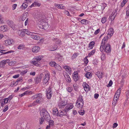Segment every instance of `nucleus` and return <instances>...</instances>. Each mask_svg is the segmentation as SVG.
Masks as SVG:
<instances>
[{
    "label": "nucleus",
    "instance_id": "15",
    "mask_svg": "<svg viewBox=\"0 0 129 129\" xmlns=\"http://www.w3.org/2000/svg\"><path fill=\"white\" fill-rule=\"evenodd\" d=\"M7 23L9 26L13 29L14 27L13 23L12 21L8 20L7 21Z\"/></svg>",
    "mask_w": 129,
    "mask_h": 129
},
{
    "label": "nucleus",
    "instance_id": "11",
    "mask_svg": "<svg viewBox=\"0 0 129 129\" xmlns=\"http://www.w3.org/2000/svg\"><path fill=\"white\" fill-rule=\"evenodd\" d=\"M73 74V78L75 81H77L78 79V74L77 73L74 72Z\"/></svg>",
    "mask_w": 129,
    "mask_h": 129
},
{
    "label": "nucleus",
    "instance_id": "64",
    "mask_svg": "<svg viewBox=\"0 0 129 129\" xmlns=\"http://www.w3.org/2000/svg\"><path fill=\"white\" fill-rule=\"evenodd\" d=\"M57 8H59V9H62L63 7V5L62 4H59L58 5V7H57Z\"/></svg>",
    "mask_w": 129,
    "mask_h": 129
},
{
    "label": "nucleus",
    "instance_id": "28",
    "mask_svg": "<svg viewBox=\"0 0 129 129\" xmlns=\"http://www.w3.org/2000/svg\"><path fill=\"white\" fill-rule=\"evenodd\" d=\"M95 50L94 49L91 51L88 54V56L89 57H90L91 55H93L94 54L95 52Z\"/></svg>",
    "mask_w": 129,
    "mask_h": 129
},
{
    "label": "nucleus",
    "instance_id": "51",
    "mask_svg": "<svg viewBox=\"0 0 129 129\" xmlns=\"http://www.w3.org/2000/svg\"><path fill=\"white\" fill-rule=\"evenodd\" d=\"M121 89V88H119V89L117 91L116 93V94H117V95H119L120 94Z\"/></svg>",
    "mask_w": 129,
    "mask_h": 129
},
{
    "label": "nucleus",
    "instance_id": "63",
    "mask_svg": "<svg viewBox=\"0 0 129 129\" xmlns=\"http://www.w3.org/2000/svg\"><path fill=\"white\" fill-rule=\"evenodd\" d=\"M58 55L59 56L58 58V60L59 61H60L62 59V56L60 55V54H58Z\"/></svg>",
    "mask_w": 129,
    "mask_h": 129
},
{
    "label": "nucleus",
    "instance_id": "34",
    "mask_svg": "<svg viewBox=\"0 0 129 129\" xmlns=\"http://www.w3.org/2000/svg\"><path fill=\"white\" fill-rule=\"evenodd\" d=\"M44 119L45 118H43V117H42L40 118L39 120V122L40 123V124H42L43 122L44 121Z\"/></svg>",
    "mask_w": 129,
    "mask_h": 129
},
{
    "label": "nucleus",
    "instance_id": "48",
    "mask_svg": "<svg viewBox=\"0 0 129 129\" xmlns=\"http://www.w3.org/2000/svg\"><path fill=\"white\" fill-rule=\"evenodd\" d=\"M109 38V37L108 36H106L103 39V40L104 41V42H106L107 41L108 39Z\"/></svg>",
    "mask_w": 129,
    "mask_h": 129
},
{
    "label": "nucleus",
    "instance_id": "46",
    "mask_svg": "<svg viewBox=\"0 0 129 129\" xmlns=\"http://www.w3.org/2000/svg\"><path fill=\"white\" fill-rule=\"evenodd\" d=\"M84 111L83 110L82 111V110H81L78 111L79 114L81 115H83L84 113Z\"/></svg>",
    "mask_w": 129,
    "mask_h": 129
},
{
    "label": "nucleus",
    "instance_id": "45",
    "mask_svg": "<svg viewBox=\"0 0 129 129\" xmlns=\"http://www.w3.org/2000/svg\"><path fill=\"white\" fill-rule=\"evenodd\" d=\"M28 70L26 69L25 70L23 71L20 72V74L21 75H24L25 74H26Z\"/></svg>",
    "mask_w": 129,
    "mask_h": 129
},
{
    "label": "nucleus",
    "instance_id": "13",
    "mask_svg": "<svg viewBox=\"0 0 129 129\" xmlns=\"http://www.w3.org/2000/svg\"><path fill=\"white\" fill-rule=\"evenodd\" d=\"M58 110L56 108H53V114L58 116Z\"/></svg>",
    "mask_w": 129,
    "mask_h": 129
},
{
    "label": "nucleus",
    "instance_id": "30",
    "mask_svg": "<svg viewBox=\"0 0 129 129\" xmlns=\"http://www.w3.org/2000/svg\"><path fill=\"white\" fill-rule=\"evenodd\" d=\"M54 67L58 70H60L61 69V67L58 64H56Z\"/></svg>",
    "mask_w": 129,
    "mask_h": 129
},
{
    "label": "nucleus",
    "instance_id": "55",
    "mask_svg": "<svg viewBox=\"0 0 129 129\" xmlns=\"http://www.w3.org/2000/svg\"><path fill=\"white\" fill-rule=\"evenodd\" d=\"M23 44L20 45L17 48L19 49H22L23 47Z\"/></svg>",
    "mask_w": 129,
    "mask_h": 129
},
{
    "label": "nucleus",
    "instance_id": "14",
    "mask_svg": "<svg viewBox=\"0 0 129 129\" xmlns=\"http://www.w3.org/2000/svg\"><path fill=\"white\" fill-rule=\"evenodd\" d=\"M95 75L97 76L99 78H101L103 77V73L100 71H98L95 73Z\"/></svg>",
    "mask_w": 129,
    "mask_h": 129
},
{
    "label": "nucleus",
    "instance_id": "56",
    "mask_svg": "<svg viewBox=\"0 0 129 129\" xmlns=\"http://www.w3.org/2000/svg\"><path fill=\"white\" fill-rule=\"evenodd\" d=\"M101 58L102 60H104L105 58V54H103L102 55L101 57Z\"/></svg>",
    "mask_w": 129,
    "mask_h": 129
},
{
    "label": "nucleus",
    "instance_id": "20",
    "mask_svg": "<svg viewBox=\"0 0 129 129\" xmlns=\"http://www.w3.org/2000/svg\"><path fill=\"white\" fill-rule=\"evenodd\" d=\"M31 63L33 64L34 65L37 66H40V64L39 63L38 61L37 60H33L31 61Z\"/></svg>",
    "mask_w": 129,
    "mask_h": 129
},
{
    "label": "nucleus",
    "instance_id": "2",
    "mask_svg": "<svg viewBox=\"0 0 129 129\" xmlns=\"http://www.w3.org/2000/svg\"><path fill=\"white\" fill-rule=\"evenodd\" d=\"M105 43L104 42L103 44L101 45L100 48V51L102 52L104 50L107 53H109L111 50V45Z\"/></svg>",
    "mask_w": 129,
    "mask_h": 129
},
{
    "label": "nucleus",
    "instance_id": "52",
    "mask_svg": "<svg viewBox=\"0 0 129 129\" xmlns=\"http://www.w3.org/2000/svg\"><path fill=\"white\" fill-rule=\"evenodd\" d=\"M14 52V51L11 50V51H8V52H4L3 53L1 54V55H3V54H8V53H12V52Z\"/></svg>",
    "mask_w": 129,
    "mask_h": 129
},
{
    "label": "nucleus",
    "instance_id": "5",
    "mask_svg": "<svg viewBox=\"0 0 129 129\" xmlns=\"http://www.w3.org/2000/svg\"><path fill=\"white\" fill-rule=\"evenodd\" d=\"M52 87L50 86L47 90V97L48 99H50L52 95Z\"/></svg>",
    "mask_w": 129,
    "mask_h": 129
},
{
    "label": "nucleus",
    "instance_id": "9",
    "mask_svg": "<svg viewBox=\"0 0 129 129\" xmlns=\"http://www.w3.org/2000/svg\"><path fill=\"white\" fill-rule=\"evenodd\" d=\"M43 75V74H41L40 76H38L36 77L35 79L36 83L38 84L41 82V79Z\"/></svg>",
    "mask_w": 129,
    "mask_h": 129
},
{
    "label": "nucleus",
    "instance_id": "26",
    "mask_svg": "<svg viewBox=\"0 0 129 129\" xmlns=\"http://www.w3.org/2000/svg\"><path fill=\"white\" fill-rule=\"evenodd\" d=\"M28 6V4L26 3H23L21 6V7L22 9H24L26 8Z\"/></svg>",
    "mask_w": 129,
    "mask_h": 129
},
{
    "label": "nucleus",
    "instance_id": "50",
    "mask_svg": "<svg viewBox=\"0 0 129 129\" xmlns=\"http://www.w3.org/2000/svg\"><path fill=\"white\" fill-rule=\"evenodd\" d=\"M67 89V91L70 92H71L73 90V88L71 87H68Z\"/></svg>",
    "mask_w": 129,
    "mask_h": 129
},
{
    "label": "nucleus",
    "instance_id": "41",
    "mask_svg": "<svg viewBox=\"0 0 129 129\" xmlns=\"http://www.w3.org/2000/svg\"><path fill=\"white\" fill-rule=\"evenodd\" d=\"M42 96V95L41 93H38L33 96V98H36L37 97H39V96Z\"/></svg>",
    "mask_w": 129,
    "mask_h": 129
},
{
    "label": "nucleus",
    "instance_id": "37",
    "mask_svg": "<svg viewBox=\"0 0 129 129\" xmlns=\"http://www.w3.org/2000/svg\"><path fill=\"white\" fill-rule=\"evenodd\" d=\"M57 48V47L56 45H54L53 46L52 48L51 49V51H54L56 50Z\"/></svg>",
    "mask_w": 129,
    "mask_h": 129
},
{
    "label": "nucleus",
    "instance_id": "19",
    "mask_svg": "<svg viewBox=\"0 0 129 129\" xmlns=\"http://www.w3.org/2000/svg\"><path fill=\"white\" fill-rule=\"evenodd\" d=\"M13 95H11L8 98H5V100H7L6 103H8V102H10L12 99L13 97Z\"/></svg>",
    "mask_w": 129,
    "mask_h": 129
},
{
    "label": "nucleus",
    "instance_id": "18",
    "mask_svg": "<svg viewBox=\"0 0 129 129\" xmlns=\"http://www.w3.org/2000/svg\"><path fill=\"white\" fill-rule=\"evenodd\" d=\"M81 22L82 24H87L89 22V21L85 19H83L81 20Z\"/></svg>",
    "mask_w": 129,
    "mask_h": 129
},
{
    "label": "nucleus",
    "instance_id": "36",
    "mask_svg": "<svg viewBox=\"0 0 129 129\" xmlns=\"http://www.w3.org/2000/svg\"><path fill=\"white\" fill-rule=\"evenodd\" d=\"M18 84V83L16 82L15 81H13L11 83V84L10 85V86L13 87L14 86H16Z\"/></svg>",
    "mask_w": 129,
    "mask_h": 129
},
{
    "label": "nucleus",
    "instance_id": "53",
    "mask_svg": "<svg viewBox=\"0 0 129 129\" xmlns=\"http://www.w3.org/2000/svg\"><path fill=\"white\" fill-rule=\"evenodd\" d=\"M88 56H87L84 59V63L86 64H87L88 63V59L87 58V57Z\"/></svg>",
    "mask_w": 129,
    "mask_h": 129
},
{
    "label": "nucleus",
    "instance_id": "24",
    "mask_svg": "<svg viewBox=\"0 0 129 129\" xmlns=\"http://www.w3.org/2000/svg\"><path fill=\"white\" fill-rule=\"evenodd\" d=\"M81 103H77V107L78 108H82L83 106V105L84 103H82V102H81Z\"/></svg>",
    "mask_w": 129,
    "mask_h": 129
},
{
    "label": "nucleus",
    "instance_id": "31",
    "mask_svg": "<svg viewBox=\"0 0 129 129\" xmlns=\"http://www.w3.org/2000/svg\"><path fill=\"white\" fill-rule=\"evenodd\" d=\"M0 29L1 30V31H3V32H4L6 30L7 28L5 27V26H3L1 27Z\"/></svg>",
    "mask_w": 129,
    "mask_h": 129
},
{
    "label": "nucleus",
    "instance_id": "25",
    "mask_svg": "<svg viewBox=\"0 0 129 129\" xmlns=\"http://www.w3.org/2000/svg\"><path fill=\"white\" fill-rule=\"evenodd\" d=\"M86 77L88 79H90L92 76L91 73L89 72H87L85 75Z\"/></svg>",
    "mask_w": 129,
    "mask_h": 129
},
{
    "label": "nucleus",
    "instance_id": "54",
    "mask_svg": "<svg viewBox=\"0 0 129 129\" xmlns=\"http://www.w3.org/2000/svg\"><path fill=\"white\" fill-rule=\"evenodd\" d=\"M37 100H39L41 102L43 101V99L42 98V96H39V97H37L36 98Z\"/></svg>",
    "mask_w": 129,
    "mask_h": 129
},
{
    "label": "nucleus",
    "instance_id": "6",
    "mask_svg": "<svg viewBox=\"0 0 129 129\" xmlns=\"http://www.w3.org/2000/svg\"><path fill=\"white\" fill-rule=\"evenodd\" d=\"M67 102L64 100L63 101L62 99H60L58 103V105L60 108H62L66 105Z\"/></svg>",
    "mask_w": 129,
    "mask_h": 129
},
{
    "label": "nucleus",
    "instance_id": "4",
    "mask_svg": "<svg viewBox=\"0 0 129 129\" xmlns=\"http://www.w3.org/2000/svg\"><path fill=\"white\" fill-rule=\"evenodd\" d=\"M41 115L42 114L44 117L47 121H48L49 120L51 119V117L49 114L45 109H43L41 111Z\"/></svg>",
    "mask_w": 129,
    "mask_h": 129
},
{
    "label": "nucleus",
    "instance_id": "35",
    "mask_svg": "<svg viewBox=\"0 0 129 129\" xmlns=\"http://www.w3.org/2000/svg\"><path fill=\"white\" fill-rule=\"evenodd\" d=\"M43 57L42 56H38L35 59L36 60L38 61H40L42 58Z\"/></svg>",
    "mask_w": 129,
    "mask_h": 129
},
{
    "label": "nucleus",
    "instance_id": "43",
    "mask_svg": "<svg viewBox=\"0 0 129 129\" xmlns=\"http://www.w3.org/2000/svg\"><path fill=\"white\" fill-rule=\"evenodd\" d=\"M66 81L68 83H70L71 82V80L69 75L67 76V77L66 79Z\"/></svg>",
    "mask_w": 129,
    "mask_h": 129
},
{
    "label": "nucleus",
    "instance_id": "23",
    "mask_svg": "<svg viewBox=\"0 0 129 129\" xmlns=\"http://www.w3.org/2000/svg\"><path fill=\"white\" fill-rule=\"evenodd\" d=\"M5 42L6 44V45H10L12 44V42L11 40L10 39H9L5 41Z\"/></svg>",
    "mask_w": 129,
    "mask_h": 129
},
{
    "label": "nucleus",
    "instance_id": "7",
    "mask_svg": "<svg viewBox=\"0 0 129 129\" xmlns=\"http://www.w3.org/2000/svg\"><path fill=\"white\" fill-rule=\"evenodd\" d=\"M49 79V74L48 73L46 74L43 78V84L45 85L47 83H48V81Z\"/></svg>",
    "mask_w": 129,
    "mask_h": 129
},
{
    "label": "nucleus",
    "instance_id": "38",
    "mask_svg": "<svg viewBox=\"0 0 129 129\" xmlns=\"http://www.w3.org/2000/svg\"><path fill=\"white\" fill-rule=\"evenodd\" d=\"M79 102H82V103H83V101L82 98V96H81V97H80L78 99L77 101V103H78Z\"/></svg>",
    "mask_w": 129,
    "mask_h": 129
},
{
    "label": "nucleus",
    "instance_id": "27",
    "mask_svg": "<svg viewBox=\"0 0 129 129\" xmlns=\"http://www.w3.org/2000/svg\"><path fill=\"white\" fill-rule=\"evenodd\" d=\"M10 60L9 59H7L6 60H3L1 61V63L4 64L9 63Z\"/></svg>",
    "mask_w": 129,
    "mask_h": 129
},
{
    "label": "nucleus",
    "instance_id": "57",
    "mask_svg": "<svg viewBox=\"0 0 129 129\" xmlns=\"http://www.w3.org/2000/svg\"><path fill=\"white\" fill-rule=\"evenodd\" d=\"M17 6V4H13L12 5V10H14L16 8Z\"/></svg>",
    "mask_w": 129,
    "mask_h": 129
},
{
    "label": "nucleus",
    "instance_id": "44",
    "mask_svg": "<svg viewBox=\"0 0 129 129\" xmlns=\"http://www.w3.org/2000/svg\"><path fill=\"white\" fill-rule=\"evenodd\" d=\"M78 55V53H75L72 56V59H73L75 58H76L77 57V56Z\"/></svg>",
    "mask_w": 129,
    "mask_h": 129
},
{
    "label": "nucleus",
    "instance_id": "40",
    "mask_svg": "<svg viewBox=\"0 0 129 129\" xmlns=\"http://www.w3.org/2000/svg\"><path fill=\"white\" fill-rule=\"evenodd\" d=\"M25 33L26 34L28 35H30V36L33 33L30 32L28 31V30L26 29H25Z\"/></svg>",
    "mask_w": 129,
    "mask_h": 129
},
{
    "label": "nucleus",
    "instance_id": "33",
    "mask_svg": "<svg viewBox=\"0 0 129 129\" xmlns=\"http://www.w3.org/2000/svg\"><path fill=\"white\" fill-rule=\"evenodd\" d=\"M107 18L105 17L103 18L101 20V21L103 23H105L107 21Z\"/></svg>",
    "mask_w": 129,
    "mask_h": 129
},
{
    "label": "nucleus",
    "instance_id": "1",
    "mask_svg": "<svg viewBox=\"0 0 129 129\" xmlns=\"http://www.w3.org/2000/svg\"><path fill=\"white\" fill-rule=\"evenodd\" d=\"M73 107V105L72 104L67 105L64 110L61 111L59 113L58 112V116L61 117L63 115H66L68 111L72 109Z\"/></svg>",
    "mask_w": 129,
    "mask_h": 129
},
{
    "label": "nucleus",
    "instance_id": "49",
    "mask_svg": "<svg viewBox=\"0 0 129 129\" xmlns=\"http://www.w3.org/2000/svg\"><path fill=\"white\" fill-rule=\"evenodd\" d=\"M56 63L54 61H51L50 62V64L51 66L52 67L54 66Z\"/></svg>",
    "mask_w": 129,
    "mask_h": 129
},
{
    "label": "nucleus",
    "instance_id": "21",
    "mask_svg": "<svg viewBox=\"0 0 129 129\" xmlns=\"http://www.w3.org/2000/svg\"><path fill=\"white\" fill-rule=\"evenodd\" d=\"M84 88L85 90V91H88L89 89V86L86 83H85L84 84Z\"/></svg>",
    "mask_w": 129,
    "mask_h": 129
},
{
    "label": "nucleus",
    "instance_id": "47",
    "mask_svg": "<svg viewBox=\"0 0 129 129\" xmlns=\"http://www.w3.org/2000/svg\"><path fill=\"white\" fill-rule=\"evenodd\" d=\"M16 63V62L15 61H12L10 62L9 63V64L10 66H12L14 65Z\"/></svg>",
    "mask_w": 129,
    "mask_h": 129
},
{
    "label": "nucleus",
    "instance_id": "62",
    "mask_svg": "<svg viewBox=\"0 0 129 129\" xmlns=\"http://www.w3.org/2000/svg\"><path fill=\"white\" fill-rule=\"evenodd\" d=\"M99 94L98 93H95L94 95V97L95 99H97L98 98Z\"/></svg>",
    "mask_w": 129,
    "mask_h": 129
},
{
    "label": "nucleus",
    "instance_id": "58",
    "mask_svg": "<svg viewBox=\"0 0 129 129\" xmlns=\"http://www.w3.org/2000/svg\"><path fill=\"white\" fill-rule=\"evenodd\" d=\"M8 109V106L7 105L6 106V108L3 110V111L5 112Z\"/></svg>",
    "mask_w": 129,
    "mask_h": 129
},
{
    "label": "nucleus",
    "instance_id": "17",
    "mask_svg": "<svg viewBox=\"0 0 129 129\" xmlns=\"http://www.w3.org/2000/svg\"><path fill=\"white\" fill-rule=\"evenodd\" d=\"M95 44L94 42L93 41H92L91 42L89 45V46H88V48H89L88 47L90 48V49H92L94 46Z\"/></svg>",
    "mask_w": 129,
    "mask_h": 129
},
{
    "label": "nucleus",
    "instance_id": "32",
    "mask_svg": "<svg viewBox=\"0 0 129 129\" xmlns=\"http://www.w3.org/2000/svg\"><path fill=\"white\" fill-rule=\"evenodd\" d=\"M49 124L51 126H53L54 125V124L53 123L54 121L53 120H49Z\"/></svg>",
    "mask_w": 129,
    "mask_h": 129
},
{
    "label": "nucleus",
    "instance_id": "29",
    "mask_svg": "<svg viewBox=\"0 0 129 129\" xmlns=\"http://www.w3.org/2000/svg\"><path fill=\"white\" fill-rule=\"evenodd\" d=\"M8 9V7L7 6H5L3 8L2 11L3 12H7Z\"/></svg>",
    "mask_w": 129,
    "mask_h": 129
},
{
    "label": "nucleus",
    "instance_id": "39",
    "mask_svg": "<svg viewBox=\"0 0 129 129\" xmlns=\"http://www.w3.org/2000/svg\"><path fill=\"white\" fill-rule=\"evenodd\" d=\"M73 86L74 89L76 91H77L78 88V85L76 84H74L73 85Z\"/></svg>",
    "mask_w": 129,
    "mask_h": 129
},
{
    "label": "nucleus",
    "instance_id": "12",
    "mask_svg": "<svg viewBox=\"0 0 129 129\" xmlns=\"http://www.w3.org/2000/svg\"><path fill=\"white\" fill-rule=\"evenodd\" d=\"M31 37L33 39L37 40H38L39 39V37L35 35V34H33L31 36Z\"/></svg>",
    "mask_w": 129,
    "mask_h": 129
},
{
    "label": "nucleus",
    "instance_id": "61",
    "mask_svg": "<svg viewBox=\"0 0 129 129\" xmlns=\"http://www.w3.org/2000/svg\"><path fill=\"white\" fill-rule=\"evenodd\" d=\"M29 86H28L27 87H24L22 88L21 89L22 90H25L28 89H29Z\"/></svg>",
    "mask_w": 129,
    "mask_h": 129
},
{
    "label": "nucleus",
    "instance_id": "60",
    "mask_svg": "<svg viewBox=\"0 0 129 129\" xmlns=\"http://www.w3.org/2000/svg\"><path fill=\"white\" fill-rule=\"evenodd\" d=\"M28 15V13L27 12H25L24 14H23L22 16L23 17H24L25 18H26L27 17Z\"/></svg>",
    "mask_w": 129,
    "mask_h": 129
},
{
    "label": "nucleus",
    "instance_id": "3",
    "mask_svg": "<svg viewBox=\"0 0 129 129\" xmlns=\"http://www.w3.org/2000/svg\"><path fill=\"white\" fill-rule=\"evenodd\" d=\"M38 24L40 28L45 30L48 28L49 25V24L46 22L44 19L41 20L39 21Z\"/></svg>",
    "mask_w": 129,
    "mask_h": 129
},
{
    "label": "nucleus",
    "instance_id": "10",
    "mask_svg": "<svg viewBox=\"0 0 129 129\" xmlns=\"http://www.w3.org/2000/svg\"><path fill=\"white\" fill-rule=\"evenodd\" d=\"M40 48L38 46H34L32 49V51L35 53L38 52L40 50Z\"/></svg>",
    "mask_w": 129,
    "mask_h": 129
},
{
    "label": "nucleus",
    "instance_id": "59",
    "mask_svg": "<svg viewBox=\"0 0 129 129\" xmlns=\"http://www.w3.org/2000/svg\"><path fill=\"white\" fill-rule=\"evenodd\" d=\"M100 29H98L97 30H95V31L94 32V34L95 35H96L100 31Z\"/></svg>",
    "mask_w": 129,
    "mask_h": 129
},
{
    "label": "nucleus",
    "instance_id": "22",
    "mask_svg": "<svg viewBox=\"0 0 129 129\" xmlns=\"http://www.w3.org/2000/svg\"><path fill=\"white\" fill-rule=\"evenodd\" d=\"M31 92V91H26L24 92L23 93L21 94L20 95L21 97H22L23 96L29 94Z\"/></svg>",
    "mask_w": 129,
    "mask_h": 129
},
{
    "label": "nucleus",
    "instance_id": "8",
    "mask_svg": "<svg viewBox=\"0 0 129 129\" xmlns=\"http://www.w3.org/2000/svg\"><path fill=\"white\" fill-rule=\"evenodd\" d=\"M117 12V10L115 9L111 15L110 16L109 19L111 20V21H113L116 15Z\"/></svg>",
    "mask_w": 129,
    "mask_h": 129
},
{
    "label": "nucleus",
    "instance_id": "16",
    "mask_svg": "<svg viewBox=\"0 0 129 129\" xmlns=\"http://www.w3.org/2000/svg\"><path fill=\"white\" fill-rule=\"evenodd\" d=\"M114 33L113 29L112 28H110L108 30V35H109L110 36L113 35Z\"/></svg>",
    "mask_w": 129,
    "mask_h": 129
},
{
    "label": "nucleus",
    "instance_id": "42",
    "mask_svg": "<svg viewBox=\"0 0 129 129\" xmlns=\"http://www.w3.org/2000/svg\"><path fill=\"white\" fill-rule=\"evenodd\" d=\"M18 34H19V35H22L23 36H24L25 35V32L21 30H20L19 31Z\"/></svg>",
    "mask_w": 129,
    "mask_h": 129
}]
</instances>
